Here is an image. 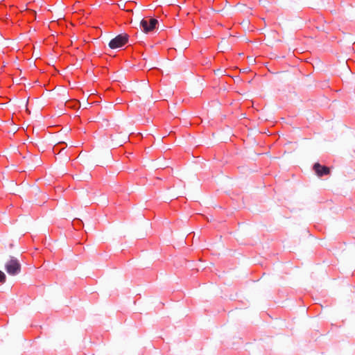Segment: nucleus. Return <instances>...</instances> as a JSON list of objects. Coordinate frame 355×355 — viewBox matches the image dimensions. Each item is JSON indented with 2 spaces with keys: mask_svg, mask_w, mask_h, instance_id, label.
<instances>
[{
  "mask_svg": "<svg viewBox=\"0 0 355 355\" xmlns=\"http://www.w3.org/2000/svg\"><path fill=\"white\" fill-rule=\"evenodd\" d=\"M6 282V275L5 274L0 270V283H4Z\"/></svg>",
  "mask_w": 355,
  "mask_h": 355,
  "instance_id": "obj_5",
  "label": "nucleus"
},
{
  "mask_svg": "<svg viewBox=\"0 0 355 355\" xmlns=\"http://www.w3.org/2000/svg\"><path fill=\"white\" fill-rule=\"evenodd\" d=\"M157 24L156 19L145 17L141 21L140 25L144 33H149L155 28Z\"/></svg>",
  "mask_w": 355,
  "mask_h": 355,
  "instance_id": "obj_2",
  "label": "nucleus"
},
{
  "mask_svg": "<svg viewBox=\"0 0 355 355\" xmlns=\"http://www.w3.org/2000/svg\"><path fill=\"white\" fill-rule=\"evenodd\" d=\"M313 168L316 174L320 177L324 175H327L330 172L329 168L325 166H322L320 164H315L313 166Z\"/></svg>",
  "mask_w": 355,
  "mask_h": 355,
  "instance_id": "obj_4",
  "label": "nucleus"
},
{
  "mask_svg": "<svg viewBox=\"0 0 355 355\" xmlns=\"http://www.w3.org/2000/svg\"><path fill=\"white\" fill-rule=\"evenodd\" d=\"M128 38L126 35H119L110 42L109 46L111 49L120 48L124 46L128 42Z\"/></svg>",
  "mask_w": 355,
  "mask_h": 355,
  "instance_id": "obj_3",
  "label": "nucleus"
},
{
  "mask_svg": "<svg viewBox=\"0 0 355 355\" xmlns=\"http://www.w3.org/2000/svg\"><path fill=\"white\" fill-rule=\"evenodd\" d=\"M6 270L10 275H15L21 270V265L17 259L12 258L6 264Z\"/></svg>",
  "mask_w": 355,
  "mask_h": 355,
  "instance_id": "obj_1",
  "label": "nucleus"
}]
</instances>
